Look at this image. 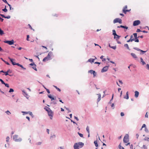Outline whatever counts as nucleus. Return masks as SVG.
<instances>
[{
    "instance_id": "a211bd4d",
    "label": "nucleus",
    "mask_w": 149,
    "mask_h": 149,
    "mask_svg": "<svg viewBox=\"0 0 149 149\" xmlns=\"http://www.w3.org/2000/svg\"><path fill=\"white\" fill-rule=\"evenodd\" d=\"M124 98L126 99H128L129 98L128 92L127 91L126 93V95L124 97Z\"/></svg>"
},
{
    "instance_id": "2f4dec72",
    "label": "nucleus",
    "mask_w": 149,
    "mask_h": 149,
    "mask_svg": "<svg viewBox=\"0 0 149 149\" xmlns=\"http://www.w3.org/2000/svg\"><path fill=\"white\" fill-rule=\"evenodd\" d=\"M124 47H126L129 50H130L128 44H125L124 45Z\"/></svg>"
},
{
    "instance_id": "e433bc0d",
    "label": "nucleus",
    "mask_w": 149,
    "mask_h": 149,
    "mask_svg": "<svg viewBox=\"0 0 149 149\" xmlns=\"http://www.w3.org/2000/svg\"><path fill=\"white\" fill-rule=\"evenodd\" d=\"M14 91V90L13 88H10L9 89V90L8 91V92L10 93H11V92H13Z\"/></svg>"
},
{
    "instance_id": "6e6d98bb",
    "label": "nucleus",
    "mask_w": 149,
    "mask_h": 149,
    "mask_svg": "<svg viewBox=\"0 0 149 149\" xmlns=\"http://www.w3.org/2000/svg\"><path fill=\"white\" fill-rule=\"evenodd\" d=\"M143 139L144 141H149V139H148V137L147 138L146 137L145 138H144Z\"/></svg>"
},
{
    "instance_id": "39448f33",
    "label": "nucleus",
    "mask_w": 149,
    "mask_h": 149,
    "mask_svg": "<svg viewBox=\"0 0 149 149\" xmlns=\"http://www.w3.org/2000/svg\"><path fill=\"white\" fill-rule=\"evenodd\" d=\"M4 42L5 43H7L9 45H12L14 44V40L12 39L11 40H5L4 41Z\"/></svg>"
},
{
    "instance_id": "473e14b6",
    "label": "nucleus",
    "mask_w": 149,
    "mask_h": 149,
    "mask_svg": "<svg viewBox=\"0 0 149 149\" xmlns=\"http://www.w3.org/2000/svg\"><path fill=\"white\" fill-rule=\"evenodd\" d=\"M50 60H48V58H47V57L46 56L45 57L43 58L42 60V61L43 62H45L46 61Z\"/></svg>"
},
{
    "instance_id": "9b49d317",
    "label": "nucleus",
    "mask_w": 149,
    "mask_h": 149,
    "mask_svg": "<svg viewBox=\"0 0 149 149\" xmlns=\"http://www.w3.org/2000/svg\"><path fill=\"white\" fill-rule=\"evenodd\" d=\"M22 112L23 113V115H24L26 114H29L31 116L32 118H33L34 117V116L33 115L32 112L30 111L27 112L22 111Z\"/></svg>"
},
{
    "instance_id": "603ef678",
    "label": "nucleus",
    "mask_w": 149,
    "mask_h": 149,
    "mask_svg": "<svg viewBox=\"0 0 149 149\" xmlns=\"http://www.w3.org/2000/svg\"><path fill=\"white\" fill-rule=\"evenodd\" d=\"M4 52L3 49L0 46V52Z\"/></svg>"
},
{
    "instance_id": "5fc2aeb1",
    "label": "nucleus",
    "mask_w": 149,
    "mask_h": 149,
    "mask_svg": "<svg viewBox=\"0 0 149 149\" xmlns=\"http://www.w3.org/2000/svg\"><path fill=\"white\" fill-rule=\"evenodd\" d=\"M41 143H42L41 142H38L36 143V145H40L41 144Z\"/></svg>"
},
{
    "instance_id": "f704fd0d",
    "label": "nucleus",
    "mask_w": 149,
    "mask_h": 149,
    "mask_svg": "<svg viewBox=\"0 0 149 149\" xmlns=\"http://www.w3.org/2000/svg\"><path fill=\"white\" fill-rule=\"evenodd\" d=\"M77 133L80 137L84 138L83 134L79 132H78Z\"/></svg>"
},
{
    "instance_id": "bf43d9fd",
    "label": "nucleus",
    "mask_w": 149,
    "mask_h": 149,
    "mask_svg": "<svg viewBox=\"0 0 149 149\" xmlns=\"http://www.w3.org/2000/svg\"><path fill=\"white\" fill-rule=\"evenodd\" d=\"M47 92V93H48V94H49L50 93V91H49V90L48 89H47V88L46 89Z\"/></svg>"
},
{
    "instance_id": "0eeeda50",
    "label": "nucleus",
    "mask_w": 149,
    "mask_h": 149,
    "mask_svg": "<svg viewBox=\"0 0 149 149\" xmlns=\"http://www.w3.org/2000/svg\"><path fill=\"white\" fill-rule=\"evenodd\" d=\"M133 49L137 51H140L141 52V53H140V54H144V53H146V52L147 51H143L142 50H141L140 49H139V48H137V47H134L133 48Z\"/></svg>"
},
{
    "instance_id": "423d86ee",
    "label": "nucleus",
    "mask_w": 149,
    "mask_h": 149,
    "mask_svg": "<svg viewBox=\"0 0 149 149\" xmlns=\"http://www.w3.org/2000/svg\"><path fill=\"white\" fill-rule=\"evenodd\" d=\"M113 23L114 24L118 23L120 24H121L122 23V20L121 19L119 18H116L113 20Z\"/></svg>"
},
{
    "instance_id": "0e129e2a",
    "label": "nucleus",
    "mask_w": 149,
    "mask_h": 149,
    "mask_svg": "<svg viewBox=\"0 0 149 149\" xmlns=\"http://www.w3.org/2000/svg\"><path fill=\"white\" fill-rule=\"evenodd\" d=\"M142 128H144V127L145 128H146V125L145 124H143L142 126Z\"/></svg>"
},
{
    "instance_id": "3c124183",
    "label": "nucleus",
    "mask_w": 149,
    "mask_h": 149,
    "mask_svg": "<svg viewBox=\"0 0 149 149\" xmlns=\"http://www.w3.org/2000/svg\"><path fill=\"white\" fill-rule=\"evenodd\" d=\"M10 15H8L7 16H5V18L7 19H9L10 18Z\"/></svg>"
},
{
    "instance_id": "c9c22d12",
    "label": "nucleus",
    "mask_w": 149,
    "mask_h": 149,
    "mask_svg": "<svg viewBox=\"0 0 149 149\" xmlns=\"http://www.w3.org/2000/svg\"><path fill=\"white\" fill-rule=\"evenodd\" d=\"M133 35L134 37V38H138V37H137V33H134L133 34Z\"/></svg>"
},
{
    "instance_id": "4be33fe9",
    "label": "nucleus",
    "mask_w": 149,
    "mask_h": 149,
    "mask_svg": "<svg viewBox=\"0 0 149 149\" xmlns=\"http://www.w3.org/2000/svg\"><path fill=\"white\" fill-rule=\"evenodd\" d=\"M140 59L141 62L142 63V64L143 65H144L146 64V62L143 61L142 57H141Z\"/></svg>"
},
{
    "instance_id": "37998d69",
    "label": "nucleus",
    "mask_w": 149,
    "mask_h": 149,
    "mask_svg": "<svg viewBox=\"0 0 149 149\" xmlns=\"http://www.w3.org/2000/svg\"><path fill=\"white\" fill-rule=\"evenodd\" d=\"M64 108L67 109V110L68 111V113L71 112L70 110H69V109L68 108L66 107L65 106L64 107Z\"/></svg>"
},
{
    "instance_id": "864d4df0",
    "label": "nucleus",
    "mask_w": 149,
    "mask_h": 149,
    "mask_svg": "<svg viewBox=\"0 0 149 149\" xmlns=\"http://www.w3.org/2000/svg\"><path fill=\"white\" fill-rule=\"evenodd\" d=\"M7 71L10 73H11L12 72V71L10 69H8Z\"/></svg>"
},
{
    "instance_id": "338daca9",
    "label": "nucleus",
    "mask_w": 149,
    "mask_h": 149,
    "mask_svg": "<svg viewBox=\"0 0 149 149\" xmlns=\"http://www.w3.org/2000/svg\"><path fill=\"white\" fill-rule=\"evenodd\" d=\"M143 147L144 149H147V147L145 145H143Z\"/></svg>"
},
{
    "instance_id": "e2e57ef3",
    "label": "nucleus",
    "mask_w": 149,
    "mask_h": 149,
    "mask_svg": "<svg viewBox=\"0 0 149 149\" xmlns=\"http://www.w3.org/2000/svg\"><path fill=\"white\" fill-rule=\"evenodd\" d=\"M4 63H5L7 65H10V63H9L7 61H5Z\"/></svg>"
},
{
    "instance_id": "20e7f679",
    "label": "nucleus",
    "mask_w": 149,
    "mask_h": 149,
    "mask_svg": "<svg viewBox=\"0 0 149 149\" xmlns=\"http://www.w3.org/2000/svg\"><path fill=\"white\" fill-rule=\"evenodd\" d=\"M129 136L128 134H126L125 136L123 139V141L125 143H127L129 141Z\"/></svg>"
},
{
    "instance_id": "79ce46f5",
    "label": "nucleus",
    "mask_w": 149,
    "mask_h": 149,
    "mask_svg": "<svg viewBox=\"0 0 149 149\" xmlns=\"http://www.w3.org/2000/svg\"><path fill=\"white\" fill-rule=\"evenodd\" d=\"M111 48L115 50L116 49V45L113 46H111Z\"/></svg>"
},
{
    "instance_id": "052dcab7",
    "label": "nucleus",
    "mask_w": 149,
    "mask_h": 149,
    "mask_svg": "<svg viewBox=\"0 0 149 149\" xmlns=\"http://www.w3.org/2000/svg\"><path fill=\"white\" fill-rule=\"evenodd\" d=\"M136 32H141V30L140 29H137Z\"/></svg>"
},
{
    "instance_id": "bb28decb",
    "label": "nucleus",
    "mask_w": 149,
    "mask_h": 149,
    "mask_svg": "<svg viewBox=\"0 0 149 149\" xmlns=\"http://www.w3.org/2000/svg\"><path fill=\"white\" fill-rule=\"evenodd\" d=\"M4 34V31L0 28V35L1 36H2Z\"/></svg>"
},
{
    "instance_id": "c756f323",
    "label": "nucleus",
    "mask_w": 149,
    "mask_h": 149,
    "mask_svg": "<svg viewBox=\"0 0 149 149\" xmlns=\"http://www.w3.org/2000/svg\"><path fill=\"white\" fill-rule=\"evenodd\" d=\"M104 57V56L103 55L101 56L100 57V58L101 59H102V61H106V59L105 58H103V57Z\"/></svg>"
},
{
    "instance_id": "72a5a7b5",
    "label": "nucleus",
    "mask_w": 149,
    "mask_h": 149,
    "mask_svg": "<svg viewBox=\"0 0 149 149\" xmlns=\"http://www.w3.org/2000/svg\"><path fill=\"white\" fill-rule=\"evenodd\" d=\"M121 143H120L119 145H118V148H119V149H125L123 147H122V146H121Z\"/></svg>"
},
{
    "instance_id": "774afa93",
    "label": "nucleus",
    "mask_w": 149,
    "mask_h": 149,
    "mask_svg": "<svg viewBox=\"0 0 149 149\" xmlns=\"http://www.w3.org/2000/svg\"><path fill=\"white\" fill-rule=\"evenodd\" d=\"M74 118L77 121H78L79 120V119L78 117L77 116H74Z\"/></svg>"
},
{
    "instance_id": "2eb2a0df",
    "label": "nucleus",
    "mask_w": 149,
    "mask_h": 149,
    "mask_svg": "<svg viewBox=\"0 0 149 149\" xmlns=\"http://www.w3.org/2000/svg\"><path fill=\"white\" fill-rule=\"evenodd\" d=\"M117 28H123L125 29V31L126 32V30L128 29V27L126 26H123L122 25H120V26H117Z\"/></svg>"
},
{
    "instance_id": "a19ab883",
    "label": "nucleus",
    "mask_w": 149,
    "mask_h": 149,
    "mask_svg": "<svg viewBox=\"0 0 149 149\" xmlns=\"http://www.w3.org/2000/svg\"><path fill=\"white\" fill-rule=\"evenodd\" d=\"M97 74V72L95 71L93 74V77H95V76H96Z\"/></svg>"
},
{
    "instance_id": "4c0bfd02",
    "label": "nucleus",
    "mask_w": 149,
    "mask_h": 149,
    "mask_svg": "<svg viewBox=\"0 0 149 149\" xmlns=\"http://www.w3.org/2000/svg\"><path fill=\"white\" fill-rule=\"evenodd\" d=\"M86 130L87 132L88 133H89L90 131H89V127L88 126H87L86 127Z\"/></svg>"
},
{
    "instance_id": "5701e85b",
    "label": "nucleus",
    "mask_w": 149,
    "mask_h": 149,
    "mask_svg": "<svg viewBox=\"0 0 149 149\" xmlns=\"http://www.w3.org/2000/svg\"><path fill=\"white\" fill-rule=\"evenodd\" d=\"M131 55L134 58H137V56H136V54H134V53H131Z\"/></svg>"
},
{
    "instance_id": "b1692460",
    "label": "nucleus",
    "mask_w": 149,
    "mask_h": 149,
    "mask_svg": "<svg viewBox=\"0 0 149 149\" xmlns=\"http://www.w3.org/2000/svg\"><path fill=\"white\" fill-rule=\"evenodd\" d=\"M138 38H139L138 37L137 38H133V39H132V40H133V41H134L136 42H139V40Z\"/></svg>"
},
{
    "instance_id": "f3484780",
    "label": "nucleus",
    "mask_w": 149,
    "mask_h": 149,
    "mask_svg": "<svg viewBox=\"0 0 149 149\" xmlns=\"http://www.w3.org/2000/svg\"><path fill=\"white\" fill-rule=\"evenodd\" d=\"M121 36L117 34L116 36H114V39H115L116 40H117L119 39Z\"/></svg>"
},
{
    "instance_id": "ddd939ff",
    "label": "nucleus",
    "mask_w": 149,
    "mask_h": 149,
    "mask_svg": "<svg viewBox=\"0 0 149 149\" xmlns=\"http://www.w3.org/2000/svg\"><path fill=\"white\" fill-rule=\"evenodd\" d=\"M53 55V52L51 51H50L49 52V53L48 54V55L46 56V57H47V58H48V60H51L52 59V58H51V57Z\"/></svg>"
},
{
    "instance_id": "c85d7f7f",
    "label": "nucleus",
    "mask_w": 149,
    "mask_h": 149,
    "mask_svg": "<svg viewBox=\"0 0 149 149\" xmlns=\"http://www.w3.org/2000/svg\"><path fill=\"white\" fill-rule=\"evenodd\" d=\"M112 35L114 36H114H116L117 34L116 33V30L114 29L112 30Z\"/></svg>"
},
{
    "instance_id": "6ab92c4d",
    "label": "nucleus",
    "mask_w": 149,
    "mask_h": 149,
    "mask_svg": "<svg viewBox=\"0 0 149 149\" xmlns=\"http://www.w3.org/2000/svg\"><path fill=\"white\" fill-rule=\"evenodd\" d=\"M95 59L93 58H89L87 61V62H90L91 63H93Z\"/></svg>"
},
{
    "instance_id": "1a4fd4ad",
    "label": "nucleus",
    "mask_w": 149,
    "mask_h": 149,
    "mask_svg": "<svg viewBox=\"0 0 149 149\" xmlns=\"http://www.w3.org/2000/svg\"><path fill=\"white\" fill-rule=\"evenodd\" d=\"M141 23V21L140 20H137L134 21L133 22V25L134 26H136Z\"/></svg>"
},
{
    "instance_id": "9d476101",
    "label": "nucleus",
    "mask_w": 149,
    "mask_h": 149,
    "mask_svg": "<svg viewBox=\"0 0 149 149\" xmlns=\"http://www.w3.org/2000/svg\"><path fill=\"white\" fill-rule=\"evenodd\" d=\"M109 67V65H108L103 67L101 70V72L102 73L106 72L108 70Z\"/></svg>"
},
{
    "instance_id": "a18cd8bd",
    "label": "nucleus",
    "mask_w": 149,
    "mask_h": 149,
    "mask_svg": "<svg viewBox=\"0 0 149 149\" xmlns=\"http://www.w3.org/2000/svg\"><path fill=\"white\" fill-rule=\"evenodd\" d=\"M38 82H39L40 84H41V85H42V86H43V87L45 89H46L47 88H46V87L45 86H44V85H43V84H42L40 82H39V81H38Z\"/></svg>"
},
{
    "instance_id": "c03bdc74",
    "label": "nucleus",
    "mask_w": 149,
    "mask_h": 149,
    "mask_svg": "<svg viewBox=\"0 0 149 149\" xmlns=\"http://www.w3.org/2000/svg\"><path fill=\"white\" fill-rule=\"evenodd\" d=\"M29 35H27L26 36V40L27 41H29Z\"/></svg>"
},
{
    "instance_id": "de8ad7c7",
    "label": "nucleus",
    "mask_w": 149,
    "mask_h": 149,
    "mask_svg": "<svg viewBox=\"0 0 149 149\" xmlns=\"http://www.w3.org/2000/svg\"><path fill=\"white\" fill-rule=\"evenodd\" d=\"M4 73H5V76L8 75H9L7 71H4Z\"/></svg>"
},
{
    "instance_id": "4d7b16f0",
    "label": "nucleus",
    "mask_w": 149,
    "mask_h": 149,
    "mask_svg": "<svg viewBox=\"0 0 149 149\" xmlns=\"http://www.w3.org/2000/svg\"><path fill=\"white\" fill-rule=\"evenodd\" d=\"M56 137V136L54 134L53 135L51 136H50V139H51L52 138H55Z\"/></svg>"
},
{
    "instance_id": "412c9836",
    "label": "nucleus",
    "mask_w": 149,
    "mask_h": 149,
    "mask_svg": "<svg viewBox=\"0 0 149 149\" xmlns=\"http://www.w3.org/2000/svg\"><path fill=\"white\" fill-rule=\"evenodd\" d=\"M97 95H98V98L97 100V102H99L100 101V100L101 96V94L100 93L98 94H97Z\"/></svg>"
},
{
    "instance_id": "393cba45",
    "label": "nucleus",
    "mask_w": 149,
    "mask_h": 149,
    "mask_svg": "<svg viewBox=\"0 0 149 149\" xmlns=\"http://www.w3.org/2000/svg\"><path fill=\"white\" fill-rule=\"evenodd\" d=\"M22 92L23 95L24 96H28L27 93L24 90H22Z\"/></svg>"
},
{
    "instance_id": "69168bd1",
    "label": "nucleus",
    "mask_w": 149,
    "mask_h": 149,
    "mask_svg": "<svg viewBox=\"0 0 149 149\" xmlns=\"http://www.w3.org/2000/svg\"><path fill=\"white\" fill-rule=\"evenodd\" d=\"M9 136H8L6 137V141L7 142H8L9 141Z\"/></svg>"
},
{
    "instance_id": "13d9d810",
    "label": "nucleus",
    "mask_w": 149,
    "mask_h": 149,
    "mask_svg": "<svg viewBox=\"0 0 149 149\" xmlns=\"http://www.w3.org/2000/svg\"><path fill=\"white\" fill-rule=\"evenodd\" d=\"M145 131L146 132H147V133H148L149 132V131H148V129L147 128H145Z\"/></svg>"
},
{
    "instance_id": "09e8293b",
    "label": "nucleus",
    "mask_w": 149,
    "mask_h": 149,
    "mask_svg": "<svg viewBox=\"0 0 149 149\" xmlns=\"http://www.w3.org/2000/svg\"><path fill=\"white\" fill-rule=\"evenodd\" d=\"M133 41L132 39H130L129 40L127 41V42H132Z\"/></svg>"
},
{
    "instance_id": "49530a36",
    "label": "nucleus",
    "mask_w": 149,
    "mask_h": 149,
    "mask_svg": "<svg viewBox=\"0 0 149 149\" xmlns=\"http://www.w3.org/2000/svg\"><path fill=\"white\" fill-rule=\"evenodd\" d=\"M146 68L149 70V64H147L146 65Z\"/></svg>"
},
{
    "instance_id": "680f3d73",
    "label": "nucleus",
    "mask_w": 149,
    "mask_h": 149,
    "mask_svg": "<svg viewBox=\"0 0 149 149\" xmlns=\"http://www.w3.org/2000/svg\"><path fill=\"white\" fill-rule=\"evenodd\" d=\"M0 15L3 18H5V16L4 15L0 14Z\"/></svg>"
},
{
    "instance_id": "7c9ffc66",
    "label": "nucleus",
    "mask_w": 149,
    "mask_h": 149,
    "mask_svg": "<svg viewBox=\"0 0 149 149\" xmlns=\"http://www.w3.org/2000/svg\"><path fill=\"white\" fill-rule=\"evenodd\" d=\"M95 71V70H89L88 71V73H90L91 74H93V73Z\"/></svg>"
},
{
    "instance_id": "f8f14e48",
    "label": "nucleus",
    "mask_w": 149,
    "mask_h": 149,
    "mask_svg": "<svg viewBox=\"0 0 149 149\" xmlns=\"http://www.w3.org/2000/svg\"><path fill=\"white\" fill-rule=\"evenodd\" d=\"M47 113L48 115L50 116V119L52 120L54 115L53 112L52 111V110H51V111H49L48 112H47Z\"/></svg>"
},
{
    "instance_id": "f03ea898",
    "label": "nucleus",
    "mask_w": 149,
    "mask_h": 149,
    "mask_svg": "<svg viewBox=\"0 0 149 149\" xmlns=\"http://www.w3.org/2000/svg\"><path fill=\"white\" fill-rule=\"evenodd\" d=\"M8 58L13 65H17L21 68L22 69L24 67L22 65L19 64V63H16L14 61H15V59L11 58L10 57H8Z\"/></svg>"
},
{
    "instance_id": "4468645a",
    "label": "nucleus",
    "mask_w": 149,
    "mask_h": 149,
    "mask_svg": "<svg viewBox=\"0 0 149 149\" xmlns=\"http://www.w3.org/2000/svg\"><path fill=\"white\" fill-rule=\"evenodd\" d=\"M48 97L51 99V101L55 100L56 99V96H52L51 94L47 95Z\"/></svg>"
},
{
    "instance_id": "6e6552de",
    "label": "nucleus",
    "mask_w": 149,
    "mask_h": 149,
    "mask_svg": "<svg viewBox=\"0 0 149 149\" xmlns=\"http://www.w3.org/2000/svg\"><path fill=\"white\" fill-rule=\"evenodd\" d=\"M29 65L31 66L32 68L33 69L35 70L36 71H37V70L36 68V65L35 64L34 62L31 63L29 64Z\"/></svg>"
},
{
    "instance_id": "f257e3e1",
    "label": "nucleus",
    "mask_w": 149,
    "mask_h": 149,
    "mask_svg": "<svg viewBox=\"0 0 149 149\" xmlns=\"http://www.w3.org/2000/svg\"><path fill=\"white\" fill-rule=\"evenodd\" d=\"M84 146V143L81 142H79L74 143L73 146L74 149H79L82 148Z\"/></svg>"
},
{
    "instance_id": "ea45409f",
    "label": "nucleus",
    "mask_w": 149,
    "mask_h": 149,
    "mask_svg": "<svg viewBox=\"0 0 149 149\" xmlns=\"http://www.w3.org/2000/svg\"><path fill=\"white\" fill-rule=\"evenodd\" d=\"M4 85H5V86L8 88H9L10 87L9 85L7 83H5L4 84Z\"/></svg>"
},
{
    "instance_id": "7ed1b4c3",
    "label": "nucleus",
    "mask_w": 149,
    "mask_h": 149,
    "mask_svg": "<svg viewBox=\"0 0 149 149\" xmlns=\"http://www.w3.org/2000/svg\"><path fill=\"white\" fill-rule=\"evenodd\" d=\"M18 135H14L13 137V140L15 142H21L22 140V139L21 138H19L17 139V138H18Z\"/></svg>"
},
{
    "instance_id": "8fccbe9b",
    "label": "nucleus",
    "mask_w": 149,
    "mask_h": 149,
    "mask_svg": "<svg viewBox=\"0 0 149 149\" xmlns=\"http://www.w3.org/2000/svg\"><path fill=\"white\" fill-rule=\"evenodd\" d=\"M6 112L8 115H9L10 114H11L10 112L8 110H7V111H6Z\"/></svg>"
},
{
    "instance_id": "dca6fc26",
    "label": "nucleus",
    "mask_w": 149,
    "mask_h": 149,
    "mask_svg": "<svg viewBox=\"0 0 149 149\" xmlns=\"http://www.w3.org/2000/svg\"><path fill=\"white\" fill-rule=\"evenodd\" d=\"M134 97L136 98H137L139 95V92L136 91H135L134 92Z\"/></svg>"
},
{
    "instance_id": "aec40b11",
    "label": "nucleus",
    "mask_w": 149,
    "mask_h": 149,
    "mask_svg": "<svg viewBox=\"0 0 149 149\" xmlns=\"http://www.w3.org/2000/svg\"><path fill=\"white\" fill-rule=\"evenodd\" d=\"M44 109L47 112H48L49 111H51V110L47 106H45L44 108Z\"/></svg>"
},
{
    "instance_id": "cd10ccee",
    "label": "nucleus",
    "mask_w": 149,
    "mask_h": 149,
    "mask_svg": "<svg viewBox=\"0 0 149 149\" xmlns=\"http://www.w3.org/2000/svg\"><path fill=\"white\" fill-rule=\"evenodd\" d=\"M94 143L95 145V146L97 147H98V143H97V140H95L94 141Z\"/></svg>"
},
{
    "instance_id": "58836bf2",
    "label": "nucleus",
    "mask_w": 149,
    "mask_h": 149,
    "mask_svg": "<svg viewBox=\"0 0 149 149\" xmlns=\"http://www.w3.org/2000/svg\"><path fill=\"white\" fill-rule=\"evenodd\" d=\"M28 26H29V28L31 29V30H33V31H35L34 29H33L32 28V26H31V25L30 24H28Z\"/></svg>"
},
{
    "instance_id": "a878e982",
    "label": "nucleus",
    "mask_w": 149,
    "mask_h": 149,
    "mask_svg": "<svg viewBox=\"0 0 149 149\" xmlns=\"http://www.w3.org/2000/svg\"><path fill=\"white\" fill-rule=\"evenodd\" d=\"M131 10H122L123 13L126 14L127 12H129Z\"/></svg>"
}]
</instances>
